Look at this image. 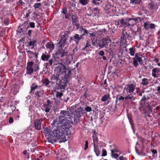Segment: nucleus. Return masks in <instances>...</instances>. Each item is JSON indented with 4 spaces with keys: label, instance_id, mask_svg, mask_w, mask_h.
I'll return each mask as SVG.
<instances>
[{
    "label": "nucleus",
    "instance_id": "obj_1",
    "mask_svg": "<svg viewBox=\"0 0 160 160\" xmlns=\"http://www.w3.org/2000/svg\"><path fill=\"white\" fill-rule=\"evenodd\" d=\"M73 123L72 119L70 118V113L68 111L61 110L59 118L53 122V125L54 127L52 129L46 127L44 130V133L47 136L48 142L53 143L56 142L58 139H61L62 142H65L67 139L65 135L67 134V132Z\"/></svg>",
    "mask_w": 160,
    "mask_h": 160
},
{
    "label": "nucleus",
    "instance_id": "obj_2",
    "mask_svg": "<svg viewBox=\"0 0 160 160\" xmlns=\"http://www.w3.org/2000/svg\"><path fill=\"white\" fill-rule=\"evenodd\" d=\"M136 84L135 83H132L129 84H127L125 86L123 89V93L126 96L125 97L126 100L129 99L130 101L135 100L136 98L134 97L132 94L135 95L136 93L133 92V91L135 89Z\"/></svg>",
    "mask_w": 160,
    "mask_h": 160
},
{
    "label": "nucleus",
    "instance_id": "obj_3",
    "mask_svg": "<svg viewBox=\"0 0 160 160\" xmlns=\"http://www.w3.org/2000/svg\"><path fill=\"white\" fill-rule=\"evenodd\" d=\"M57 46L58 48V50L55 53L56 57L59 59H60L59 58L65 57L66 61L64 63H70L72 59L69 58L71 57L70 55H68V47L64 45H63V46L59 47L58 45V44H57Z\"/></svg>",
    "mask_w": 160,
    "mask_h": 160
},
{
    "label": "nucleus",
    "instance_id": "obj_4",
    "mask_svg": "<svg viewBox=\"0 0 160 160\" xmlns=\"http://www.w3.org/2000/svg\"><path fill=\"white\" fill-rule=\"evenodd\" d=\"M149 91H147L146 92V94L143 95L140 100V103L142 107L145 106L146 108L148 110L149 112H152L151 108L149 103L147 102V100L149 99L151 97H152L151 95L149 93Z\"/></svg>",
    "mask_w": 160,
    "mask_h": 160
},
{
    "label": "nucleus",
    "instance_id": "obj_5",
    "mask_svg": "<svg viewBox=\"0 0 160 160\" xmlns=\"http://www.w3.org/2000/svg\"><path fill=\"white\" fill-rule=\"evenodd\" d=\"M76 110L74 112V117L72 118L73 119L74 122L75 123H77L79 122L80 121L79 118L83 115V108H82L80 106L78 105H76Z\"/></svg>",
    "mask_w": 160,
    "mask_h": 160
},
{
    "label": "nucleus",
    "instance_id": "obj_6",
    "mask_svg": "<svg viewBox=\"0 0 160 160\" xmlns=\"http://www.w3.org/2000/svg\"><path fill=\"white\" fill-rule=\"evenodd\" d=\"M111 157L112 158H117L121 153V151L118 147L114 144L110 146Z\"/></svg>",
    "mask_w": 160,
    "mask_h": 160
},
{
    "label": "nucleus",
    "instance_id": "obj_7",
    "mask_svg": "<svg viewBox=\"0 0 160 160\" xmlns=\"http://www.w3.org/2000/svg\"><path fill=\"white\" fill-rule=\"evenodd\" d=\"M69 34L68 32H62L60 33L61 39L57 43L59 46H63V45H65L67 39L69 37Z\"/></svg>",
    "mask_w": 160,
    "mask_h": 160
},
{
    "label": "nucleus",
    "instance_id": "obj_8",
    "mask_svg": "<svg viewBox=\"0 0 160 160\" xmlns=\"http://www.w3.org/2000/svg\"><path fill=\"white\" fill-rule=\"evenodd\" d=\"M38 87V85H36L35 83H33L32 84V86H31V90L29 93L32 95H33L34 94L38 98H40L41 94H43L44 93V90H40L37 91L35 93L34 91Z\"/></svg>",
    "mask_w": 160,
    "mask_h": 160
},
{
    "label": "nucleus",
    "instance_id": "obj_9",
    "mask_svg": "<svg viewBox=\"0 0 160 160\" xmlns=\"http://www.w3.org/2000/svg\"><path fill=\"white\" fill-rule=\"evenodd\" d=\"M142 54L137 53L135 54V57L132 58L133 60V64L135 67H137L138 66V62L141 65L143 64V62L142 60Z\"/></svg>",
    "mask_w": 160,
    "mask_h": 160
},
{
    "label": "nucleus",
    "instance_id": "obj_10",
    "mask_svg": "<svg viewBox=\"0 0 160 160\" xmlns=\"http://www.w3.org/2000/svg\"><path fill=\"white\" fill-rule=\"evenodd\" d=\"M131 36L130 35L129 32L125 30L123 31L122 36L121 37V40L123 42L127 43V41H130L131 40Z\"/></svg>",
    "mask_w": 160,
    "mask_h": 160
},
{
    "label": "nucleus",
    "instance_id": "obj_11",
    "mask_svg": "<svg viewBox=\"0 0 160 160\" xmlns=\"http://www.w3.org/2000/svg\"><path fill=\"white\" fill-rule=\"evenodd\" d=\"M34 62L32 61H29L28 62L26 67V74L27 75H31L33 72L34 69L32 68Z\"/></svg>",
    "mask_w": 160,
    "mask_h": 160
},
{
    "label": "nucleus",
    "instance_id": "obj_12",
    "mask_svg": "<svg viewBox=\"0 0 160 160\" xmlns=\"http://www.w3.org/2000/svg\"><path fill=\"white\" fill-rule=\"evenodd\" d=\"M48 61V63H46V64H49L50 66H52V64L53 65H57L58 63H59V58H58L57 57H56L55 54L53 55V56L51 58H50Z\"/></svg>",
    "mask_w": 160,
    "mask_h": 160
},
{
    "label": "nucleus",
    "instance_id": "obj_13",
    "mask_svg": "<svg viewBox=\"0 0 160 160\" xmlns=\"http://www.w3.org/2000/svg\"><path fill=\"white\" fill-rule=\"evenodd\" d=\"M140 19V18L139 17L135 18H126V20L127 21V27H133L134 25L136 24L137 21L138 19Z\"/></svg>",
    "mask_w": 160,
    "mask_h": 160
},
{
    "label": "nucleus",
    "instance_id": "obj_14",
    "mask_svg": "<svg viewBox=\"0 0 160 160\" xmlns=\"http://www.w3.org/2000/svg\"><path fill=\"white\" fill-rule=\"evenodd\" d=\"M53 101L52 100L47 99L46 102L44 104V106L45 108L44 111L46 113L49 112L50 110V108L52 107Z\"/></svg>",
    "mask_w": 160,
    "mask_h": 160
},
{
    "label": "nucleus",
    "instance_id": "obj_15",
    "mask_svg": "<svg viewBox=\"0 0 160 160\" xmlns=\"http://www.w3.org/2000/svg\"><path fill=\"white\" fill-rule=\"evenodd\" d=\"M66 152L61 151H58L57 154V160H66L67 159Z\"/></svg>",
    "mask_w": 160,
    "mask_h": 160
},
{
    "label": "nucleus",
    "instance_id": "obj_16",
    "mask_svg": "<svg viewBox=\"0 0 160 160\" xmlns=\"http://www.w3.org/2000/svg\"><path fill=\"white\" fill-rule=\"evenodd\" d=\"M116 24L119 27H127V21L126 20V18L124 19H119L117 22Z\"/></svg>",
    "mask_w": 160,
    "mask_h": 160
},
{
    "label": "nucleus",
    "instance_id": "obj_17",
    "mask_svg": "<svg viewBox=\"0 0 160 160\" xmlns=\"http://www.w3.org/2000/svg\"><path fill=\"white\" fill-rule=\"evenodd\" d=\"M43 121L42 118H40L39 119H37L34 121V126L35 128L38 130H39L41 129V123Z\"/></svg>",
    "mask_w": 160,
    "mask_h": 160
},
{
    "label": "nucleus",
    "instance_id": "obj_18",
    "mask_svg": "<svg viewBox=\"0 0 160 160\" xmlns=\"http://www.w3.org/2000/svg\"><path fill=\"white\" fill-rule=\"evenodd\" d=\"M152 76L154 78H157L160 76V68H155L152 71Z\"/></svg>",
    "mask_w": 160,
    "mask_h": 160
},
{
    "label": "nucleus",
    "instance_id": "obj_19",
    "mask_svg": "<svg viewBox=\"0 0 160 160\" xmlns=\"http://www.w3.org/2000/svg\"><path fill=\"white\" fill-rule=\"evenodd\" d=\"M102 48L107 47L108 45V43H110L111 40L109 38H103L100 40Z\"/></svg>",
    "mask_w": 160,
    "mask_h": 160
},
{
    "label": "nucleus",
    "instance_id": "obj_20",
    "mask_svg": "<svg viewBox=\"0 0 160 160\" xmlns=\"http://www.w3.org/2000/svg\"><path fill=\"white\" fill-rule=\"evenodd\" d=\"M50 54L45 51L44 53H43L42 54L41 58L42 61L46 62L50 58Z\"/></svg>",
    "mask_w": 160,
    "mask_h": 160
},
{
    "label": "nucleus",
    "instance_id": "obj_21",
    "mask_svg": "<svg viewBox=\"0 0 160 160\" xmlns=\"http://www.w3.org/2000/svg\"><path fill=\"white\" fill-rule=\"evenodd\" d=\"M84 38L81 35H79L78 34H75L73 37V41L75 42L76 44L78 45L79 41L82 39H83Z\"/></svg>",
    "mask_w": 160,
    "mask_h": 160
},
{
    "label": "nucleus",
    "instance_id": "obj_22",
    "mask_svg": "<svg viewBox=\"0 0 160 160\" xmlns=\"http://www.w3.org/2000/svg\"><path fill=\"white\" fill-rule=\"evenodd\" d=\"M67 81L65 79L62 78L60 80L58 84V86L60 89H65Z\"/></svg>",
    "mask_w": 160,
    "mask_h": 160
},
{
    "label": "nucleus",
    "instance_id": "obj_23",
    "mask_svg": "<svg viewBox=\"0 0 160 160\" xmlns=\"http://www.w3.org/2000/svg\"><path fill=\"white\" fill-rule=\"evenodd\" d=\"M47 49H48L49 51H52L54 48V45L53 42H48L46 45Z\"/></svg>",
    "mask_w": 160,
    "mask_h": 160
},
{
    "label": "nucleus",
    "instance_id": "obj_24",
    "mask_svg": "<svg viewBox=\"0 0 160 160\" xmlns=\"http://www.w3.org/2000/svg\"><path fill=\"white\" fill-rule=\"evenodd\" d=\"M65 70V77L67 79L69 78L71 75V70L70 68H64Z\"/></svg>",
    "mask_w": 160,
    "mask_h": 160
},
{
    "label": "nucleus",
    "instance_id": "obj_25",
    "mask_svg": "<svg viewBox=\"0 0 160 160\" xmlns=\"http://www.w3.org/2000/svg\"><path fill=\"white\" fill-rule=\"evenodd\" d=\"M59 74L58 73L54 74L52 76L51 79L52 80H54L56 82H58L60 79L59 78Z\"/></svg>",
    "mask_w": 160,
    "mask_h": 160
},
{
    "label": "nucleus",
    "instance_id": "obj_26",
    "mask_svg": "<svg viewBox=\"0 0 160 160\" xmlns=\"http://www.w3.org/2000/svg\"><path fill=\"white\" fill-rule=\"evenodd\" d=\"M111 99L110 94L109 93H108L102 96L101 98V100L102 102H104L106 101L108 99L110 100Z\"/></svg>",
    "mask_w": 160,
    "mask_h": 160
},
{
    "label": "nucleus",
    "instance_id": "obj_27",
    "mask_svg": "<svg viewBox=\"0 0 160 160\" xmlns=\"http://www.w3.org/2000/svg\"><path fill=\"white\" fill-rule=\"evenodd\" d=\"M136 49L134 47H132L129 49V54L131 56H134Z\"/></svg>",
    "mask_w": 160,
    "mask_h": 160
},
{
    "label": "nucleus",
    "instance_id": "obj_28",
    "mask_svg": "<svg viewBox=\"0 0 160 160\" xmlns=\"http://www.w3.org/2000/svg\"><path fill=\"white\" fill-rule=\"evenodd\" d=\"M130 3L133 5L140 4L141 3V0H130Z\"/></svg>",
    "mask_w": 160,
    "mask_h": 160
},
{
    "label": "nucleus",
    "instance_id": "obj_29",
    "mask_svg": "<svg viewBox=\"0 0 160 160\" xmlns=\"http://www.w3.org/2000/svg\"><path fill=\"white\" fill-rule=\"evenodd\" d=\"M149 83L148 80L146 78H144L142 80L141 84L143 86H147Z\"/></svg>",
    "mask_w": 160,
    "mask_h": 160
},
{
    "label": "nucleus",
    "instance_id": "obj_30",
    "mask_svg": "<svg viewBox=\"0 0 160 160\" xmlns=\"http://www.w3.org/2000/svg\"><path fill=\"white\" fill-rule=\"evenodd\" d=\"M41 4L40 3H35L33 5V8L34 9H38V11L39 10L40 11H42V9L40 8V7L41 6Z\"/></svg>",
    "mask_w": 160,
    "mask_h": 160
},
{
    "label": "nucleus",
    "instance_id": "obj_31",
    "mask_svg": "<svg viewBox=\"0 0 160 160\" xmlns=\"http://www.w3.org/2000/svg\"><path fill=\"white\" fill-rule=\"evenodd\" d=\"M50 83V81L48 78H45L43 81V84L46 87L49 88L50 87V86L49 85Z\"/></svg>",
    "mask_w": 160,
    "mask_h": 160
},
{
    "label": "nucleus",
    "instance_id": "obj_32",
    "mask_svg": "<svg viewBox=\"0 0 160 160\" xmlns=\"http://www.w3.org/2000/svg\"><path fill=\"white\" fill-rule=\"evenodd\" d=\"M89 1V0H79V2L82 5L85 6L87 5Z\"/></svg>",
    "mask_w": 160,
    "mask_h": 160
},
{
    "label": "nucleus",
    "instance_id": "obj_33",
    "mask_svg": "<svg viewBox=\"0 0 160 160\" xmlns=\"http://www.w3.org/2000/svg\"><path fill=\"white\" fill-rule=\"evenodd\" d=\"M94 152H95L96 155L97 156H98L100 155V151L99 150L98 148H96L95 147V145H94Z\"/></svg>",
    "mask_w": 160,
    "mask_h": 160
},
{
    "label": "nucleus",
    "instance_id": "obj_34",
    "mask_svg": "<svg viewBox=\"0 0 160 160\" xmlns=\"http://www.w3.org/2000/svg\"><path fill=\"white\" fill-rule=\"evenodd\" d=\"M101 40H96L97 43H96V47L98 48V46H99V49H100L101 48H102L101 43Z\"/></svg>",
    "mask_w": 160,
    "mask_h": 160
},
{
    "label": "nucleus",
    "instance_id": "obj_35",
    "mask_svg": "<svg viewBox=\"0 0 160 160\" xmlns=\"http://www.w3.org/2000/svg\"><path fill=\"white\" fill-rule=\"evenodd\" d=\"M71 18H72V21L78 20V18L77 17V14H73L72 13Z\"/></svg>",
    "mask_w": 160,
    "mask_h": 160
},
{
    "label": "nucleus",
    "instance_id": "obj_36",
    "mask_svg": "<svg viewBox=\"0 0 160 160\" xmlns=\"http://www.w3.org/2000/svg\"><path fill=\"white\" fill-rule=\"evenodd\" d=\"M72 23L73 25L77 27V28H78L80 24L78 20L72 21Z\"/></svg>",
    "mask_w": 160,
    "mask_h": 160
},
{
    "label": "nucleus",
    "instance_id": "obj_37",
    "mask_svg": "<svg viewBox=\"0 0 160 160\" xmlns=\"http://www.w3.org/2000/svg\"><path fill=\"white\" fill-rule=\"evenodd\" d=\"M35 23L33 22H29V25L27 26V29L28 28H35Z\"/></svg>",
    "mask_w": 160,
    "mask_h": 160
},
{
    "label": "nucleus",
    "instance_id": "obj_38",
    "mask_svg": "<svg viewBox=\"0 0 160 160\" xmlns=\"http://www.w3.org/2000/svg\"><path fill=\"white\" fill-rule=\"evenodd\" d=\"M62 95L63 93L62 92H56V96L57 98L61 99Z\"/></svg>",
    "mask_w": 160,
    "mask_h": 160
},
{
    "label": "nucleus",
    "instance_id": "obj_39",
    "mask_svg": "<svg viewBox=\"0 0 160 160\" xmlns=\"http://www.w3.org/2000/svg\"><path fill=\"white\" fill-rule=\"evenodd\" d=\"M89 33V32L87 30L85 29L83 31V33L82 34H81L82 35V36L83 37V36L86 35V36H87L88 35Z\"/></svg>",
    "mask_w": 160,
    "mask_h": 160
},
{
    "label": "nucleus",
    "instance_id": "obj_40",
    "mask_svg": "<svg viewBox=\"0 0 160 160\" xmlns=\"http://www.w3.org/2000/svg\"><path fill=\"white\" fill-rule=\"evenodd\" d=\"M91 2L92 4H94L96 6H98L100 5V3L96 0H92Z\"/></svg>",
    "mask_w": 160,
    "mask_h": 160
},
{
    "label": "nucleus",
    "instance_id": "obj_41",
    "mask_svg": "<svg viewBox=\"0 0 160 160\" xmlns=\"http://www.w3.org/2000/svg\"><path fill=\"white\" fill-rule=\"evenodd\" d=\"M148 5L150 7V9L153 10L154 8L155 5L153 2H150L149 3Z\"/></svg>",
    "mask_w": 160,
    "mask_h": 160
},
{
    "label": "nucleus",
    "instance_id": "obj_42",
    "mask_svg": "<svg viewBox=\"0 0 160 160\" xmlns=\"http://www.w3.org/2000/svg\"><path fill=\"white\" fill-rule=\"evenodd\" d=\"M85 110L87 112H90L92 111V108L89 106H86L84 108Z\"/></svg>",
    "mask_w": 160,
    "mask_h": 160
},
{
    "label": "nucleus",
    "instance_id": "obj_43",
    "mask_svg": "<svg viewBox=\"0 0 160 160\" xmlns=\"http://www.w3.org/2000/svg\"><path fill=\"white\" fill-rule=\"evenodd\" d=\"M148 23L147 22H145L143 24V27L145 29V30H149V26L148 27Z\"/></svg>",
    "mask_w": 160,
    "mask_h": 160
},
{
    "label": "nucleus",
    "instance_id": "obj_44",
    "mask_svg": "<svg viewBox=\"0 0 160 160\" xmlns=\"http://www.w3.org/2000/svg\"><path fill=\"white\" fill-rule=\"evenodd\" d=\"M9 19L8 18L5 19L3 22L6 25H8L9 24Z\"/></svg>",
    "mask_w": 160,
    "mask_h": 160
},
{
    "label": "nucleus",
    "instance_id": "obj_45",
    "mask_svg": "<svg viewBox=\"0 0 160 160\" xmlns=\"http://www.w3.org/2000/svg\"><path fill=\"white\" fill-rule=\"evenodd\" d=\"M107 155V151L105 149H103L102 151V156H105Z\"/></svg>",
    "mask_w": 160,
    "mask_h": 160
},
{
    "label": "nucleus",
    "instance_id": "obj_46",
    "mask_svg": "<svg viewBox=\"0 0 160 160\" xmlns=\"http://www.w3.org/2000/svg\"><path fill=\"white\" fill-rule=\"evenodd\" d=\"M155 25L152 23H150L149 25V28L151 29H155Z\"/></svg>",
    "mask_w": 160,
    "mask_h": 160
},
{
    "label": "nucleus",
    "instance_id": "obj_47",
    "mask_svg": "<svg viewBox=\"0 0 160 160\" xmlns=\"http://www.w3.org/2000/svg\"><path fill=\"white\" fill-rule=\"evenodd\" d=\"M35 42V41L34 40L32 41H31L28 42V45L29 46H33L34 45Z\"/></svg>",
    "mask_w": 160,
    "mask_h": 160
},
{
    "label": "nucleus",
    "instance_id": "obj_48",
    "mask_svg": "<svg viewBox=\"0 0 160 160\" xmlns=\"http://www.w3.org/2000/svg\"><path fill=\"white\" fill-rule=\"evenodd\" d=\"M160 109V106H158L156 107L155 108H154V113H157V110L159 111Z\"/></svg>",
    "mask_w": 160,
    "mask_h": 160
},
{
    "label": "nucleus",
    "instance_id": "obj_49",
    "mask_svg": "<svg viewBox=\"0 0 160 160\" xmlns=\"http://www.w3.org/2000/svg\"><path fill=\"white\" fill-rule=\"evenodd\" d=\"M72 13H66L65 14V17L66 19H69V18L70 16H71Z\"/></svg>",
    "mask_w": 160,
    "mask_h": 160
},
{
    "label": "nucleus",
    "instance_id": "obj_50",
    "mask_svg": "<svg viewBox=\"0 0 160 160\" xmlns=\"http://www.w3.org/2000/svg\"><path fill=\"white\" fill-rule=\"evenodd\" d=\"M117 98L119 101H123L124 99H125V97H124L122 96H120L119 97V96H118Z\"/></svg>",
    "mask_w": 160,
    "mask_h": 160
},
{
    "label": "nucleus",
    "instance_id": "obj_51",
    "mask_svg": "<svg viewBox=\"0 0 160 160\" xmlns=\"http://www.w3.org/2000/svg\"><path fill=\"white\" fill-rule=\"evenodd\" d=\"M88 141H86L85 142V148H84V149L85 150H86V149L88 148Z\"/></svg>",
    "mask_w": 160,
    "mask_h": 160
},
{
    "label": "nucleus",
    "instance_id": "obj_52",
    "mask_svg": "<svg viewBox=\"0 0 160 160\" xmlns=\"http://www.w3.org/2000/svg\"><path fill=\"white\" fill-rule=\"evenodd\" d=\"M117 159V160H126V158L123 156H120L118 157Z\"/></svg>",
    "mask_w": 160,
    "mask_h": 160
},
{
    "label": "nucleus",
    "instance_id": "obj_53",
    "mask_svg": "<svg viewBox=\"0 0 160 160\" xmlns=\"http://www.w3.org/2000/svg\"><path fill=\"white\" fill-rule=\"evenodd\" d=\"M91 45L88 42V41H87V43L85 47L83 48L82 50H84L85 48H86L87 47H88L90 46Z\"/></svg>",
    "mask_w": 160,
    "mask_h": 160
},
{
    "label": "nucleus",
    "instance_id": "obj_54",
    "mask_svg": "<svg viewBox=\"0 0 160 160\" xmlns=\"http://www.w3.org/2000/svg\"><path fill=\"white\" fill-rule=\"evenodd\" d=\"M39 65L38 64H36V68L35 69H34V71H35V72H37L38 71L39 69Z\"/></svg>",
    "mask_w": 160,
    "mask_h": 160
},
{
    "label": "nucleus",
    "instance_id": "obj_55",
    "mask_svg": "<svg viewBox=\"0 0 160 160\" xmlns=\"http://www.w3.org/2000/svg\"><path fill=\"white\" fill-rule=\"evenodd\" d=\"M98 54L100 56H102L104 55L105 52L101 50L100 51Z\"/></svg>",
    "mask_w": 160,
    "mask_h": 160
},
{
    "label": "nucleus",
    "instance_id": "obj_56",
    "mask_svg": "<svg viewBox=\"0 0 160 160\" xmlns=\"http://www.w3.org/2000/svg\"><path fill=\"white\" fill-rule=\"evenodd\" d=\"M67 10L65 8H62V13H63L64 14H66L67 12Z\"/></svg>",
    "mask_w": 160,
    "mask_h": 160
},
{
    "label": "nucleus",
    "instance_id": "obj_57",
    "mask_svg": "<svg viewBox=\"0 0 160 160\" xmlns=\"http://www.w3.org/2000/svg\"><path fill=\"white\" fill-rule=\"evenodd\" d=\"M9 123L10 124L12 123H13V118L12 117H10L9 119Z\"/></svg>",
    "mask_w": 160,
    "mask_h": 160
},
{
    "label": "nucleus",
    "instance_id": "obj_58",
    "mask_svg": "<svg viewBox=\"0 0 160 160\" xmlns=\"http://www.w3.org/2000/svg\"><path fill=\"white\" fill-rule=\"evenodd\" d=\"M32 30L31 29H29L28 30V34H27L28 35V36H29V37H30L31 35V33L32 32Z\"/></svg>",
    "mask_w": 160,
    "mask_h": 160
},
{
    "label": "nucleus",
    "instance_id": "obj_59",
    "mask_svg": "<svg viewBox=\"0 0 160 160\" xmlns=\"http://www.w3.org/2000/svg\"><path fill=\"white\" fill-rule=\"evenodd\" d=\"M136 92L138 94V95L139 96L142 97V93L140 91H139L137 90L136 91Z\"/></svg>",
    "mask_w": 160,
    "mask_h": 160
},
{
    "label": "nucleus",
    "instance_id": "obj_60",
    "mask_svg": "<svg viewBox=\"0 0 160 160\" xmlns=\"http://www.w3.org/2000/svg\"><path fill=\"white\" fill-rule=\"evenodd\" d=\"M156 90L157 91V93H159V95H160V86H158L157 87Z\"/></svg>",
    "mask_w": 160,
    "mask_h": 160
},
{
    "label": "nucleus",
    "instance_id": "obj_61",
    "mask_svg": "<svg viewBox=\"0 0 160 160\" xmlns=\"http://www.w3.org/2000/svg\"><path fill=\"white\" fill-rule=\"evenodd\" d=\"M18 3H19L21 6H22L25 4V3L23 2L22 0H19Z\"/></svg>",
    "mask_w": 160,
    "mask_h": 160
},
{
    "label": "nucleus",
    "instance_id": "obj_62",
    "mask_svg": "<svg viewBox=\"0 0 160 160\" xmlns=\"http://www.w3.org/2000/svg\"><path fill=\"white\" fill-rule=\"evenodd\" d=\"M129 121L131 124V126H132V125H133V121L131 118H129Z\"/></svg>",
    "mask_w": 160,
    "mask_h": 160
},
{
    "label": "nucleus",
    "instance_id": "obj_63",
    "mask_svg": "<svg viewBox=\"0 0 160 160\" xmlns=\"http://www.w3.org/2000/svg\"><path fill=\"white\" fill-rule=\"evenodd\" d=\"M78 28H79V31L81 32L83 31L85 29V28H84L82 26L80 27H79Z\"/></svg>",
    "mask_w": 160,
    "mask_h": 160
},
{
    "label": "nucleus",
    "instance_id": "obj_64",
    "mask_svg": "<svg viewBox=\"0 0 160 160\" xmlns=\"http://www.w3.org/2000/svg\"><path fill=\"white\" fill-rule=\"evenodd\" d=\"M96 43H97L96 40H95L94 41H92V44L93 45L96 47Z\"/></svg>",
    "mask_w": 160,
    "mask_h": 160
}]
</instances>
